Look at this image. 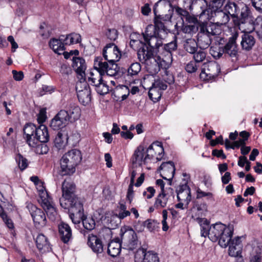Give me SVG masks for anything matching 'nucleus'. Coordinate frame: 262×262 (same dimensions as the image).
<instances>
[{"instance_id":"nucleus-1","label":"nucleus","mask_w":262,"mask_h":262,"mask_svg":"<svg viewBox=\"0 0 262 262\" xmlns=\"http://www.w3.org/2000/svg\"><path fill=\"white\" fill-rule=\"evenodd\" d=\"M76 186L70 179L65 180L62 184V197L60 199V205L64 209H68L69 213L76 215L75 222H78L82 216L83 201L76 194Z\"/></svg>"},{"instance_id":"nucleus-2","label":"nucleus","mask_w":262,"mask_h":262,"mask_svg":"<svg viewBox=\"0 0 262 262\" xmlns=\"http://www.w3.org/2000/svg\"><path fill=\"white\" fill-rule=\"evenodd\" d=\"M121 243L119 238L111 241L107 246V253L113 257L118 256L121 252V244L126 246L129 250H134L138 245V238L135 231L129 226H124L121 228L120 233Z\"/></svg>"},{"instance_id":"nucleus-3","label":"nucleus","mask_w":262,"mask_h":262,"mask_svg":"<svg viewBox=\"0 0 262 262\" xmlns=\"http://www.w3.org/2000/svg\"><path fill=\"white\" fill-rule=\"evenodd\" d=\"M82 156L80 150L74 149L63 155L60 159V169L59 173L61 176L70 175L75 171L76 166L81 162Z\"/></svg>"},{"instance_id":"nucleus-4","label":"nucleus","mask_w":262,"mask_h":262,"mask_svg":"<svg viewBox=\"0 0 262 262\" xmlns=\"http://www.w3.org/2000/svg\"><path fill=\"white\" fill-rule=\"evenodd\" d=\"M199 27L197 43L200 48L205 49L211 43V36L220 35L222 33V29L215 24L202 23Z\"/></svg>"},{"instance_id":"nucleus-5","label":"nucleus","mask_w":262,"mask_h":262,"mask_svg":"<svg viewBox=\"0 0 262 262\" xmlns=\"http://www.w3.org/2000/svg\"><path fill=\"white\" fill-rule=\"evenodd\" d=\"M39 202L46 211L48 217L51 220H54L57 213L52 198L49 195L46 190H40L39 191Z\"/></svg>"},{"instance_id":"nucleus-6","label":"nucleus","mask_w":262,"mask_h":262,"mask_svg":"<svg viewBox=\"0 0 262 262\" xmlns=\"http://www.w3.org/2000/svg\"><path fill=\"white\" fill-rule=\"evenodd\" d=\"M238 36L237 33H235L229 38L225 45L222 46V52L224 53V57H230L236 58L238 56L239 48L236 43Z\"/></svg>"},{"instance_id":"nucleus-7","label":"nucleus","mask_w":262,"mask_h":262,"mask_svg":"<svg viewBox=\"0 0 262 262\" xmlns=\"http://www.w3.org/2000/svg\"><path fill=\"white\" fill-rule=\"evenodd\" d=\"M174 0H159L155 5L154 8V12L157 15L159 10L163 9L167 11L168 14H161L159 13L158 16L164 20H169L171 18L173 11L171 3Z\"/></svg>"},{"instance_id":"nucleus-8","label":"nucleus","mask_w":262,"mask_h":262,"mask_svg":"<svg viewBox=\"0 0 262 262\" xmlns=\"http://www.w3.org/2000/svg\"><path fill=\"white\" fill-rule=\"evenodd\" d=\"M28 208L35 226L38 228L46 226L47 219L45 212L41 209L38 208L36 206L31 204L28 206Z\"/></svg>"},{"instance_id":"nucleus-9","label":"nucleus","mask_w":262,"mask_h":262,"mask_svg":"<svg viewBox=\"0 0 262 262\" xmlns=\"http://www.w3.org/2000/svg\"><path fill=\"white\" fill-rule=\"evenodd\" d=\"M135 262H159L158 254L151 251H147L143 248L138 249L135 254Z\"/></svg>"},{"instance_id":"nucleus-10","label":"nucleus","mask_w":262,"mask_h":262,"mask_svg":"<svg viewBox=\"0 0 262 262\" xmlns=\"http://www.w3.org/2000/svg\"><path fill=\"white\" fill-rule=\"evenodd\" d=\"M103 57L108 62H117L121 57V52L114 43L107 44L103 48Z\"/></svg>"},{"instance_id":"nucleus-11","label":"nucleus","mask_w":262,"mask_h":262,"mask_svg":"<svg viewBox=\"0 0 262 262\" xmlns=\"http://www.w3.org/2000/svg\"><path fill=\"white\" fill-rule=\"evenodd\" d=\"M159 169L162 170L160 175L162 178L167 180L169 185H171L172 180L176 170L174 163L172 161L163 162Z\"/></svg>"},{"instance_id":"nucleus-12","label":"nucleus","mask_w":262,"mask_h":262,"mask_svg":"<svg viewBox=\"0 0 262 262\" xmlns=\"http://www.w3.org/2000/svg\"><path fill=\"white\" fill-rule=\"evenodd\" d=\"M67 115L63 110H60L52 119L51 127L54 130H59L66 127L70 122L67 119Z\"/></svg>"},{"instance_id":"nucleus-13","label":"nucleus","mask_w":262,"mask_h":262,"mask_svg":"<svg viewBox=\"0 0 262 262\" xmlns=\"http://www.w3.org/2000/svg\"><path fill=\"white\" fill-rule=\"evenodd\" d=\"M162 62H165V60L159 56H157L151 60H147L144 63L147 71L150 75H155L160 71L161 68H164Z\"/></svg>"},{"instance_id":"nucleus-14","label":"nucleus","mask_w":262,"mask_h":262,"mask_svg":"<svg viewBox=\"0 0 262 262\" xmlns=\"http://www.w3.org/2000/svg\"><path fill=\"white\" fill-rule=\"evenodd\" d=\"M64 111L67 118L70 122H74L79 119L81 116V110L75 103H70L65 107Z\"/></svg>"},{"instance_id":"nucleus-15","label":"nucleus","mask_w":262,"mask_h":262,"mask_svg":"<svg viewBox=\"0 0 262 262\" xmlns=\"http://www.w3.org/2000/svg\"><path fill=\"white\" fill-rule=\"evenodd\" d=\"M177 199L180 202H184L188 205L191 200L190 188L187 182L181 185L177 189Z\"/></svg>"},{"instance_id":"nucleus-16","label":"nucleus","mask_w":262,"mask_h":262,"mask_svg":"<svg viewBox=\"0 0 262 262\" xmlns=\"http://www.w3.org/2000/svg\"><path fill=\"white\" fill-rule=\"evenodd\" d=\"M69 216L72 220V222L74 224H78L80 223L81 221L82 222L83 226L85 229L88 231H91L95 228V221L92 217H87L84 214V209L83 208L82 211V216H81L80 219L78 222H75V219H76V215L73 214V216L72 215V212L69 213Z\"/></svg>"},{"instance_id":"nucleus-17","label":"nucleus","mask_w":262,"mask_h":262,"mask_svg":"<svg viewBox=\"0 0 262 262\" xmlns=\"http://www.w3.org/2000/svg\"><path fill=\"white\" fill-rule=\"evenodd\" d=\"M164 36L162 34H159L157 32L156 34L152 36L144 39L145 42L143 43L144 45H148L149 47L152 49H156L158 52H160L161 47L163 45V40Z\"/></svg>"},{"instance_id":"nucleus-18","label":"nucleus","mask_w":262,"mask_h":262,"mask_svg":"<svg viewBox=\"0 0 262 262\" xmlns=\"http://www.w3.org/2000/svg\"><path fill=\"white\" fill-rule=\"evenodd\" d=\"M36 129V126L31 123L26 124L23 128L26 142L30 147H34L36 145L35 140L32 138V137L34 136Z\"/></svg>"},{"instance_id":"nucleus-19","label":"nucleus","mask_w":262,"mask_h":262,"mask_svg":"<svg viewBox=\"0 0 262 262\" xmlns=\"http://www.w3.org/2000/svg\"><path fill=\"white\" fill-rule=\"evenodd\" d=\"M88 244L92 251L97 253H101L104 250V245L101 239L94 234H89Z\"/></svg>"},{"instance_id":"nucleus-20","label":"nucleus","mask_w":262,"mask_h":262,"mask_svg":"<svg viewBox=\"0 0 262 262\" xmlns=\"http://www.w3.org/2000/svg\"><path fill=\"white\" fill-rule=\"evenodd\" d=\"M204 66L202 72L205 74L209 78L216 77L221 71L220 65L214 61L209 62Z\"/></svg>"},{"instance_id":"nucleus-21","label":"nucleus","mask_w":262,"mask_h":262,"mask_svg":"<svg viewBox=\"0 0 262 262\" xmlns=\"http://www.w3.org/2000/svg\"><path fill=\"white\" fill-rule=\"evenodd\" d=\"M33 139L37 142L47 143L49 140V135L47 127L43 124L36 126Z\"/></svg>"},{"instance_id":"nucleus-22","label":"nucleus","mask_w":262,"mask_h":262,"mask_svg":"<svg viewBox=\"0 0 262 262\" xmlns=\"http://www.w3.org/2000/svg\"><path fill=\"white\" fill-rule=\"evenodd\" d=\"M72 67L77 74L80 76V79L85 77V71L86 68L85 60L82 57H74L72 59Z\"/></svg>"},{"instance_id":"nucleus-23","label":"nucleus","mask_w":262,"mask_h":262,"mask_svg":"<svg viewBox=\"0 0 262 262\" xmlns=\"http://www.w3.org/2000/svg\"><path fill=\"white\" fill-rule=\"evenodd\" d=\"M225 228L226 226L221 223H216L211 225L210 227V233H208V237L213 242L217 241Z\"/></svg>"},{"instance_id":"nucleus-24","label":"nucleus","mask_w":262,"mask_h":262,"mask_svg":"<svg viewBox=\"0 0 262 262\" xmlns=\"http://www.w3.org/2000/svg\"><path fill=\"white\" fill-rule=\"evenodd\" d=\"M154 50L150 47L144 45L138 51V57L139 60L145 63L147 60H151V59L156 58V56L154 55Z\"/></svg>"},{"instance_id":"nucleus-25","label":"nucleus","mask_w":262,"mask_h":262,"mask_svg":"<svg viewBox=\"0 0 262 262\" xmlns=\"http://www.w3.org/2000/svg\"><path fill=\"white\" fill-rule=\"evenodd\" d=\"M256 39L250 32H245L242 36L241 45L243 50L251 51L254 46Z\"/></svg>"},{"instance_id":"nucleus-26","label":"nucleus","mask_w":262,"mask_h":262,"mask_svg":"<svg viewBox=\"0 0 262 262\" xmlns=\"http://www.w3.org/2000/svg\"><path fill=\"white\" fill-rule=\"evenodd\" d=\"M76 90L79 101L83 105L89 104L91 101V92L89 85L87 83H84L83 89Z\"/></svg>"},{"instance_id":"nucleus-27","label":"nucleus","mask_w":262,"mask_h":262,"mask_svg":"<svg viewBox=\"0 0 262 262\" xmlns=\"http://www.w3.org/2000/svg\"><path fill=\"white\" fill-rule=\"evenodd\" d=\"M59 233L61 240L65 244L68 243L72 238V230L69 225L64 222L58 225Z\"/></svg>"},{"instance_id":"nucleus-28","label":"nucleus","mask_w":262,"mask_h":262,"mask_svg":"<svg viewBox=\"0 0 262 262\" xmlns=\"http://www.w3.org/2000/svg\"><path fill=\"white\" fill-rule=\"evenodd\" d=\"M166 11H167L163 9H161V11L159 10V12L157 14V15L155 14V25H154V27L156 32H158L159 34H162V33L165 34L167 33V29L165 26L163 21H169V20H164L158 16L159 13H161V14H167L166 13Z\"/></svg>"},{"instance_id":"nucleus-29","label":"nucleus","mask_w":262,"mask_h":262,"mask_svg":"<svg viewBox=\"0 0 262 262\" xmlns=\"http://www.w3.org/2000/svg\"><path fill=\"white\" fill-rule=\"evenodd\" d=\"M37 248L42 253L49 251L51 249L50 243L47 237L43 234L40 233L35 238Z\"/></svg>"},{"instance_id":"nucleus-30","label":"nucleus","mask_w":262,"mask_h":262,"mask_svg":"<svg viewBox=\"0 0 262 262\" xmlns=\"http://www.w3.org/2000/svg\"><path fill=\"white\" fill-rule=\"evenodd\" d=\"M186 19L190 24L185 25L182 28V31L185 33H195L199 30V23L196 18L187 17Z\"/></svg>"},{"instance_id":"nucleus-31","label":"nucleus","mask_w":262,"mask_h":262,"mask_svg":"<svg viewBox=\"0 0 262 262\" xmlns=\"http://www.w3.org/2000/svg\"><path fill=\"white\" fill-rule=\"evenodd\" d=\"M178 48L177 37L174 35L173 39L167 43L163 44L160 51L162 50L167 53V58L170 60L172 59V52L176 51Z\"/></svg>"},{"instance_id":"nucleus-32","label":"nucleus","mask_w":262,"mask_h":262,"mask_svg":"<svg viewBox=\"0 0 262 262\" xmlns=\"http://www.w3.org/2000/svg\"><path fill=\"white\" fill-rule=\"evenodd\" d=\"M233 235V230L230 228L226 227L223 234L220 236L219 241V245L222 247H226L228 246L231 240V237Z\"/></svg>"},{"instance_id":"nucleus-33","label":"nucleus","mask_w":262,"mask_h":262,"mask_svg":"<svg viewBox=\"0 0 262 262\" xmlns=\"http://www.w3.org/2000/svg\"><path fill=\"white\" fill-rule=\"evenodd\" d=\"M215 15L217 21L215 23H210L209 24H215L222 29L221 26L226 25L229 21L230 19L229 16L223 9L215 11Z\"/></svg>"},{"instance_id":"nucleus-34","label":"nucleus","mask_w":262,"mask_h":262,"mask_svg":"<svg viewBox=\"0 0 262 262\" xmlns=\"http://www.w3.org/2000/svg\"><path fill=\"white\" fill-rule=\"evenodd\" d=\"M223 10L232 18H237L240 11L238 6L234 2H230L226 4Z\"/></svg>"},{"instance_id":"nucleus-35","label":"nucleus","mask_w":262,"mask_h":262,"mask_svg":"<svg viewBox=\"0 0 262 262\" xmlns=\"http://www.w3.org/2000/svg\"><path fill=\"white\" fill-rule=\"evenodd\" d=\"M67 133L61 130L56 136L54 139V144L56 148L60 149L65 146L67 143Z\"/></svg>"},{"instance_id":"nucleus-36","label":"nucleus","mask_w":262,"mask_h":262,"mask_svg":"<svg viewBox=\"0 0 262 262\" xmlns=\"http://www.w3.org/2000/svg\"><path fill=\"white\" fill-rule=\"evenodd\" d=\"M109 62L102 61V58L101 57H97L94 60V68L97 72L104 75L108 67Z\"/></svg>"},{"instance_id":"nucleus-37","label":"nucleus","mask_w":262,"mask_h":262,"mask_svg":"<svg viewBox=\"0 0 262 262\" xmlns=\"http://www.w3.org/2000/svg\"><path fill=\"white\" fill-rule=\"evenodd\" d=\"M170 196L167 194L165 193L164 192H162L158 195L154 206L156 208L158 209L159 208H164L166 207Z\"/></svg>"},{"instance_id":"nucleus-38","label":"nucleus","mask_w":262,"mask_h":262,"mask_svg":"<svg viewBox=\"0 0 262 262\" xmlns=\"http://www.w3.org/2000/svg\"><path fill=\"white\" fill-rule=\"evenodd\" d=\"M198 44L194 39H188L184 43V48L186 51L190 54L195 53L198 48Z\"/></svg>"},{"instance_id":"nucleus-39","label":"nucleus","mask_w":262,"mask_h":262,"mask_svg":"<svg viewBox=\"0 0 262 262\" xmlns=\"http://www.w3.org/2000/svg\"><path fill=\"white\" fill-rule=\"evenodd\" d=\"M50 47L56 53L60 54V51H63L65 50V48L63 47V44L61 43L60 40H58L57 39L53 38L49 42Z\"/></svg>"},{"instance_id":"nucleus-40","label":"nucleus","mask_w":262,"mask_h":262,"mask_svg":"<svg viewBox=\"0 0 262 262\" xmlns=\"http://www.w3.org/2000/svg\"><path fill=\"white\" fill-rule=\"evenodd\" d=\"M144 148L142 146H139L135 151V152L132 157L133 163H139L141 164V162L143 161V154Z\"/></svg>"},{"instance_id":"nucleus-41","label":"nucleus","mask_w":262,"mask_h":262,"mask_svg":"<svg viewBox=\"0 0 262 262\" xmlns=\"http://www.w3.org/2000/svg\"><path fill=\"white\" fill-rule=\"evenodd\" d=\"M201 226V234L202 236L206 237L208 233H210L209 223L206 219L197 218Z\"/></svg>"},{"instance_id":"nucleus-42","label":"nucleus","mask_w":262,"mask_h":262,"mask_svg":"<svg viewBox=\"0 0 262 262\" xmlns=\"http://www.w3.org/2000/svg\"><path fill=\"white\" fill-rule=\"evenodd\" d=\"M159 223L157 221L152 219H148L143 222L144 227H146L150 232H154L159 228Z\"/></svg>"},{"instance_id":"nucleus-43","label":"nucleus","mask_w":262,"mask_h":262,"mask_svg":"<svg viewBox=\"0 0 262 262\" xmlns=\"http://www.w3.org/2000/svg\"><path fill=\"white\" fill-rule=\"evenodd\" d=\"M67 42H65L66 45H71L77 43L81 41V36L79 34L73 33L67 35Z\"/></svg>"},{"instance_id":"nucleus-44","label":"nucleus","mask_w":262,"mask_h":262,"mask_svg":"<svg viewBox=\"0 0 262 262\" xmlns=\"http://www.w3.org/2000/svg\"><path fill=\"white\" fill-rule=\"evenodd\" d=\"M148 96L151 100L156 102L160 99L161 94L159 90L152 85L151 87L149 90Z\"/></svg>"},{"instance_id":"nucleus-45","label":"nucleus","mask_w":262,"mask_h":262,"mask_svg":"<svg viewBox=\"0 0 262 262\" xmlns=\"http://www.w3.org/2000/svg\"><path fill=\"white\" fill-rule=\"evenodd\" d=\"M109 65L105 73L107 75L110 76H116L119 71V67L117 64L116 63V62H108Z\"/></svg>"},{"instance_id":"nucleus-46","label":"nucleus","mask_w":262,"mask_h":262,"mask_svg":"<svg viewBox=\"0 0 262 262\" xmlns=\"http://www.w3.org/2000/svg\"><path fill=\"white\" fill-rule=\"evenodd\" d=\"M91 77L89 78V81L90 82L91 84H93L94 86L100 84V82H102V81H103L102 76L104 75L98 72L96 74L91 73Z\"/></svg>"},{"instance_id":"nucleus-47","label":"nucleus","mask_w":262,"mask_h":262,"mask_svg":"<svg viewBox=\"0 0 262 262\" xmlns=\"http://www.w3.org/2000/svg\"><path fill=\"white\" fill-rule=\"evenodd\" d=\"M95 86V90L98 94L101 95L106 94L109 92L108 86L106 83L103 81L100 84H97Z\"/></svg>"},{"instance_id":"nucleus-48","label":"nucleus","mask_w":262,"mask_h":262,"mask_svg":"<svg viewBox=\"0 0 262 262\" xmlns=\"http://www.w3.org/2000/svg\"><path fill=\"white\" fill-rule=\"evenodd\" d=\"M204 50L201 48L199 50L198 49L196 51L192 54H193V59L195 62H201L205 59L206 53Z\"/></svg>"},{"instance_id":"nucleus-49","label":"nucleus","mask_w":262,"mask_h":262,"mask_svg":"<svg viewBox=\"0 0 262 262\" xmlns=\"http://www.w3.org/2000/svg\"><path fill=\"white\" fill-rule=\"evenodd\" d=\"M16 161L18 164L19 169L23 171L28 166V160L24 158L21 155L18 154L16 158Z\"/></svg>"},{"instance_id":"nucleus-50","label":"nucleus","mask_w":262,"mask_h":262,"mask_svg":"<svg viewBox=\"0 0 262 262\" xmlns=\"http://www.w3.org/2000/svg\"><path fill=\"white\" fill-rule=\"evenodd\" d=\"M238 14V17L236 18L238 19L239 24L245 23L247 19H248L249 15V10L247 7L241 9V12Z\"/></svg>"},{"instance_id":"nucleus-51","label":"nucleus","mask_w":262,"mask_h":262,"mask_svg":"<svg viewBox=\"0 0 262 262\" xmlns=\"http://www.w3.org/2000/svg\"><path fill=\"white\" fill-rule=\"evenodd\" d=\"M141 65L139 63H133L128 69V74L131 76L137 75L141 71Z\"/></svg>"},{"instance_id":"nucleus-52","label":"nucleus","mask_w":262,"mask_h":262,"mask_svg":"<svg viewBox=\"0 0 262 262\" xmlns=\"http://www.w3.org/2000/svg\"><path fill=\"white\" fill-rule=\"evenodd\" d=\"M156 33L157 32L154 29V26L152 25H148L146 27L145 31L142 34L144 40L156 34Z\"/></svg>"},{"instance_id":"nucleus-53","label":"nucleus","mask_w":262,"mask_h":262,"mask_svg":"<svg viewBox=\"0 0 262 262\" xmlns=\"http://www.w3.org/2000/svg\"><path fill=\"white\" fill-rule=\"evenodd\" d=\"M210 53L215 59H219L223 55L224 56V53L222 52V47L218 49L214 47H211L210 49Z\"/></svg>"},{"instance_id":"nucleus-54","label":"nucleus","mask_w":262,"mask_h":262,"mask_svg":"<svg viewBox=\"0 0 262 262\" xmlns=\"http://www.w3.org/2000/svg\"><path fill=\"white\" fill-rule=\"evenodd\" d=\"M46 143H41L38 144V142H36V145L34 147L36 148V151L38 154L43 155L48 153L49 151V147Z\"/></svg>"},{"instance_id":"nucleus-55","label":"nucleus","mask_w":262,"mask_h":262,"mask_svg":"<svg viewBox=\"0 0 262 262\" xmlns=\"http://www.w3.org/2000/svg\"><path fill=\"white\" fill-rule=\"evenodd\" d=\"M229 255L231 256L236 257L242 254V248L239 247L233 246L229 245Z\"/></svg>"},{"instance_id":"nucleus-56","label":"nucleus","mask_w":262,"mask_h":262,"mask_svg":"<svg viewBox=\"0 0 262 262\" xmlns=\"http://www.w3.org/2000/svg\"><path fill=\"white\" fill-rule=\"evenodd\" d=\"M226 0H212L211 7L213 11H217L221 10Z\"/></svg>"},{"instance_id":"nucleus-57","label":"nucleus","mask_w":262,"mask_h":262,"mask_svg":"<svg viewBox=\"0 0 262 262\" xmlns=\"http://www.w3.org/2000/svg\"><path fill=\"white\" fill-rule=\"evenodd\" d=\"M106 35L111 40H115L118 37V31L115 29H108Z\"/></svg>"},{"instance_id":"nucleus-58","label":"nucleus","mask_w":262,"mask_h":262,"mask_svg":"<svg viewBox=\"0 0 262 262\" xmlns=\"http://www.w3.org/2000/svg\"><path fill=\"white\" fill-rule=\"evenodd\" d=\"M253 250L256 252V254L252 256L251 259L250 260V262H261V252L260 249L258 247H256L254 248Z\"/></svg>"},{"instance_id":"nucleus-59","label":"nucleus","mask_w":262,"mask_h":262,"mask_svg":"<svg viewBox=\"0 0 262 262\" xmlns=\"http://www.w3.org/2000/svg\"><path fill=\"white\" fill-rule=\"evenodd\" d=\"M164 69H165V76L163 77L164 81L169 84L173 83L174 81L173 75L169 73L165 67H164Z\"/></svg>"},{"instance_id":"nucleus-60","label":"nucleus","mask_w":262,"mask_h":262,"mask_svg":"<svg viewBox=\"0 0 262 262\" xmlns=\"http://www.w3.org/2000/svg\"><path fill=\"white\" fill-rule=\"evenodd\" d=\"M194 209H196L199 212V214L201 215L206 212L207 210V206L206 204L204 203H196L193 207Z\"/></svg>"},{"instance_id":"nucleus-61","label":"nucleus","mask_w":262,"mask_h":262,"mask_svg":"<svg viewBox=\"0 0 262 262\" xmlns=\"http://www.w3.org/2000/svg\"><path fill=\"white\" fill-rule=\"evenodd\" d=\"M152 85L157 88L159 91L160 90H165L167 89V85L161 80H155L154 83H152Z\"/></svg>"},{"instance_id":"nucleus-62","label":"nucleus","mask_w":262,"mask_h":262,"mask_svg":"<svg viewBox=\"0 0 262 262\" xmlns=\"http://www.w3.org/2000/svg\"><path fill=\"white\" fill-rule=\"evenodd\" d=\"M186 71L190 73L195 72L197 70V66L196 65L195 62L194 61H190L188 63H187L185 67Z\"/></svg>"},{"instance_id":"nucleus-63","label":"nucleus","mask_w":262,"mask_h":262,"mask_svg":"<svg viewBox=\"0 0 262 262\" xmlns=\"http://www.w3.org/2000/svg\"><path fill=\"white\" fill-rule=\"evenodd\" d=\"M46 118L47 116L46 110L42 108L40 110L38 115L37 120L38 123L41 124V123L44 122L46 121Z\"/></svg>"},{"instance_id":"nucleus-64","label":"nucleus","mask_w":262,"mask_h":262,"mask_svg":"<svg viewBox=\"0 0 262 262\" xmlns=\"http://www.w3.org/2000/svg\"><path fill=\"white\" fill-rule=\"evenodd\" d=\"M60 72L63 75H69L72 73V70L70 66L63 64L61 66Z\"/></svg>"}]
</instances>
